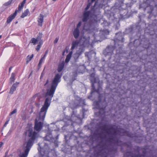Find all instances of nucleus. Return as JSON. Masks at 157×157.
Listing matches in <instances>:
<instances>
[{
  "mask_svg": "<svg viewBox=\"0 0 157 157\" xmlns=\"http://www.w3.org/2000/svg\"><path fill=\"white\" fill-rule=\"evenodd\" d=\"M11 2H12V1H8L7 3H6V5H10L11 3Z\"/></svg>",
  "mask_w": 157,
  "mask_h": 157,
  "instance_id": "nucleus-32",
  "label": "nucleus"
},
{
  "mask_svg": "<svg viewBox=\"0 0 157 157\" xmlns=\"http://www.w3.org/2000/svg\"><path fill=\"white\" fill-rule=\"evenodd\" d=\"M61 75L59 74H56L52 81L50 88L47 90L46 94L49 97L46 98L44 103L40 109L39 118H45L57 87L61 81Z\"/></svg>",
  "mask_w": 157,
  "mask_h": 157,
  "instance_id": "nucleus-2",
  "label": "nucleus"
},
{
  "mask_svg": "<svg viewBox=\"0 0 157 157\" xmlns=\"http://www.w3.org/2000/svg\"><path fill=\"white\" fill-rule=\"evenodd\" d=\"M40 149H41V148H40ZM41 151L43 150V149L42 148H41Z\"/></svg>",
  "mask_w": 157,
  "mask_h": 157,
  "instance_id": "nucleus-50",
  "label": "nucleus"
},
{
  "mask_svg": "<svg viewBox=\"0 0 157 157\" xmlns=\"http://www.w3.org/2000/svg\"><path fill=\"white\" fill-rule=\"evenodd\" d=\"M128 154H130V153H127L124 154L123 157H129V156H128V157L127 156V155Z\"/></svg>",
  "mask_w": 157,
  "mask_h": 157,
  "instance_id": "nucleus-35",
  "label": "nucleus"
},
{
  "mask_svg": "<svg viewBox=\"0 0 157 157\" xmlns=\"http://www.w3.org/2000/svg\"><path fill=\"white\" fill-rule=\"evenodd\" d=\"M47 52H48V51H46V52H45V54H47Z\"/></svg>",
  "mask_w": 157,
  "mask_h": 157,
  "instance_id": "nucleus-45",
  "label": "nucleus"
},
{
  "mask_svg": "<svg viewBox=\"0 0 157 157\" xmlns=\"http://www.w3.org/2000/svg\"><path fill=\"white\" fill-rule=\"evenodd\" d=\"M17 109H15L13 110L10 113V115H13V114L14 113H15L17 112Z\"/></svg>",
  "mask_w": 157,
  "mask_h": 157,
  "instance_id": "nucleus-27",
  "label": "nucleus"
},
{
  "mask_svg": "<svg viewBox=\"0 0 157 157\" xmlns=\"http://www.w3.org/2000/svg\"><path fill=\"white\" fill-rule=\"evenodd\" d=\"M82 24V22L81 21H80L79 22V23H78V24L77 25L76 28V29H79V28L80 27V26H81Z\"/></svg>",
  "mask_w": 157,
  "mask_h": 157,
  "instance_id": "nucleus-26",
  "label": "nucleus"
},
{
  "mask_svg": "<svg viewBox=\"0 0 157 157\" xmlns=\"http://www.w3.org/2000/svg\"><path fill=\"white\" fill-rule=\"evenodd\" d=\"M101 90L102 88L100 87H99L97 90H96L94 84L92 85L91 90L92 93L96 92H97L99 94L100 91Z\"/></svg>",
  "mask_w": 157,
  "mask_h": 157,
  "instance_id": "nucleus-12",
  "label": "nucleus"
},
{
  "mask_svg": "<svg viewBox=\"0 0 157 157\" xmlns=\"http://www.w3.org/2000/svg\"><path fill=\"white\" fill-rule=\"evenodd\" d=\"M46 55H47L46 54H44V55L43 57H44L45 58V57H46Z\"/></svg>",
  "mask_w": 157,
  "mask_h": 157,
  "instance_id": "nucleus-41",
  "label": "nucleus"
},
{
  "mask_svg": "<svg viewBox=\"0 0 157 157\" xmlns=\"http://www.w3.org/2000/svg\"><path fill=\"white\" fill-rule=\"evenodd\" d=\"M44 118H36L35 121V125L34 126L35 129L37 131H40L42 128L43 125V122Z\"/></svg>",
  "mask_w": 157,
  "mask_h": 157,
  "instance_id": "nucleus-5",
  "label": "nucleus"
},
{
  "mask_svg": "<svg viewBox=\"0 0 157 157\" xmlns=\"http://www.w3.org/2000/svg\"><path fill=\"white\" fill-rule=\"evenodd\" d=\"M58 136H56V139H58Z\"/></svg>",
  "mask_w": 157,
  "mask_h": 157,
  "instance_id": "nucleus-47",
  "label": "nucleus"
},
{
  "mask_svg": "<svg viewBox=\"0 0 157 157\" xmlns=\"http://www.w3.org/2000/svg\"><path fill=\"white\" fill-rule=\"evenodd\" d=\"M3 144V143L2 142H1L0 143V148L2 146Z\"/></svg>",
  "mask_w": 157,
  "mask_h": 157,
  "instance_id": "nucleus-36",
  "label": "nucleus"
},
{
  "mask_svg": "<svg viewBox=\"0 0 157 157\" xmlns=\"http://www.w3.org/2000/svg\"><path fill=\"white\" fill-rule=\"evenodd\" d=\"M90 11H85L83 13V17L82 19L83 22H86L88 19V17L90 14Z\"/></svg>",
  "mask_w": 157,
  "mask_h": 157,
  "instance_id": "nucleus-8",
  "label": "nucleus"
},
{
  "mask_svg": "<svg viewBox=\"0 0 157 157\" xmlns=\"http://www.w3.org/2000/svg\"><path fill=\"white\" fill-rule=\"evenodd\" d=\"M17 23H18L17 21L15 23V24H17Z\"/></svg>",
  "mask_w": 157,
  "mask_h": 157,
  "instance_id": "nucleus-48",
  "label": "nucleus"
},
{
  "mask_svg": "<svg viewBox=\"0 0 157 157\" xmlns=\"http://www.w3.org/2000/svg\"><path fill=\"white\" fill-rule=\"evenodd\" d=\"M26 0H23V1L18 5L17 10L16 9L15 12L10 15L7 18L6 23H10L12 20L15 18L17 15V13H20L23 9L24 5L26 3Z\"/></svg>",
  "mask_w": 157,
  "mask_h": 157,
  "instance_id": "nucleus-4",
  "label": "nucleus"
},
{
  "mask_svg": "<svg viewBox=\"0 0 157 157\" xmlns=\"http://www.w3.org/2000/svg\"><path fill=\"white\" fill-rule=\"evenodd\" d=\"M15 75L14 73H13L11 74V77L10 78V80L11 82H13L15 80Z\"/></svg>",
  "mask_w": 157,
  "mask_h": 157,
  "instance_id": "nucleus-22",
  "label": "nucleus"
},
{
  "mask_svg": "<svg viewBox=\"0 0 157 157\" xmlns=\"http://www.w3.org/2000/svg\"><path fill=\"white\" fill-rule=\"evenodd\" d=\"M91 81L94 83L96 82V79L95 78H94L93 79H91Z\"/></svg>",
  "mask_w": 157,
  "mask_h": 157,
  "instance_id": "nucleus-29",
  "label": "nucleus"
},
{
  "mask_svg": "<svg viewBox=\"0 0 157 157\" xmlns=\"http://www.w3.org/2000/svg\"><path fill=\"white\" fill-rule=\"evenodd\" d=\"M54 138L52 137V133L50 132L47 133L46 136L44 138V140L50 142H53L54 140Z\"/></svg>",
  "mask_w": 157,
  "mask_h": 157,
  "instance_id": "nucleus-7",
  "label": "nucleus"
},
{
  "mask_svg": "<svg viewBox=\"0 0 157 157\" xmlns=\"http://www.w3.org/2000/svg\"><path fill=\"white\" fill-rule=\"evenodd\" d=\"M44 16L41 14H40L38 19V25L41 27L42 25V23L44 21Z\"/></svg>",
  "mask_w": 157,
  "mask_h": 157,
  "instance_id": "nucleus-9",
  "label": "nucleus"
},
{
  "mask_svg": "<svg viewBox=\"0 0 157 157\" xmlns=\"http://www.w3.org/2000/svg\"><path fill=\"white\" fill-rule=\"evenodd\" d=\"M72 147H73L71 146H68V147L67 148L66 147V145L64 149V151L67 154L71 153L72 152L71 151L72 150Z\"/></svg>",
  "mask_w": 157,
  "mask_h": 157,
  "instance_id": "nucleus-13",
  "label": "nucleus"
},
{
  "mask_svg": "<svg viewBox=\"0 0 157 157\" xmlns=\"http://www.w3.org/2000/svg\"><path fill=\"white\" fill-rule=\"evenodd\" d=\"M43 61L42 60H40L39 62L38 63V66L39 67L42 64V63Z\"/></svg>",
  "mask_w": 157,
  "mask_h": 157,
  "instance_id": "nucleus-31",
  "label": "nucleus"
},
{
  "mask_svg": "<svg viewBox=\"0 0 157 157\" xmlns=\"http://www.w3.org/2000/svg\"><path fill=\"white\" fill-rule=\"evenodd\" d=\"M72 54V52H71L67 56L65 60V62L66 63H68L70 61L71 57Z\"/></svg>",
  "mask_w": 157,
  "mask_h": 157,
  "instance_id": "nucleus-19",
  "label": "nucleus"
},
{
  "mask_svg": "<svg viewBox=\"0 0 157 157\" xmlns=\"http://www.w3.org/2000/svg\"><path fill=\"white\" fill-rule=\"evenodd\" d=\"M19 84V82H16L13 84L10 88L9 93L11 94H13V92L16 90V88Z\"/></svg>",
  "mask_w": 157,
  "mask_h": 157,
  "instance_id": "nucleus-10",
  "label": "nucleus"
},
{
  "mask_svg": "<svg viewBox=\"0 0 157 157\" xmlns=\"http://www.w3.org/2000/svg\"><path fill=\"white\" fill-rule=\"evenodd\" d=\"M92 0V2H93V1H95V0Z\"/></svg>",
  "mask_w": 157,
  "mask_h": 157,
  "instance_id": "nucleus-51",
  "label": "nucleus"
},
{
  "mask_svg": "<svg viewBox=\"0 0 157 157\" xmlns=\"http://www.w3.org/2000/svg\"><path fill=\"white\" fill-rule=\"evenodd\" d=\"M38 41L36 39L34 38H33L31 39V41H30V43L33 44L34 45H35Z\"/></svg>",
  "mask_w": 157,
  "mask_h": 157,
  "instance_id": "nucleus-21",
  "label": "nucleus"
},
{
  "mask_svg": "<svg viewBox=\"0 0 157 157\" xmlns=\"http://www.w3.org/2000/svg\"><path fill=\"white\" fill-rule=\"evenodd\" d=\"M2 37V35H0V39H1Z\"/></svg>",
  "mask_w": 157,
  "mask_h": 157,
  "instance_id": "nucleus-46",
  "label": "nucleus"
},
{
  "mask_svg": "<svg viewBox=\"0 0 157 157\" xmlns=\"http://www.w3.org/2000/svg\"><path fill=\"white\" fill-rule=\"evenodd\" d=\"M77 119H78V120H79V121H81V118H77Z\"/></svg>",
  "mask_w": 157,
  "mask_h": 157,
  "instance_id": "nucleus-42",
  "label": "nucleus"
},
{
  "mask_svg": "<svg viewBox=\"0 0 157 157\" xmlns=\"http://www.w3.org/2000/svg\"><path fill=\"white\" fill-rule=\"evenodd\" d=\"M30 12L29 9H26L23 12L21 16V17L22 18H24L26 17L29 14Z\"/></svg>",
  "mask_w": 157,
  "mask_h": 157,
  "instance_id": "nucleus-11",
  "label": "nucleus"
},
{
  "mask_svg": "<svg viewBox=\"0 0 157 157\" xmlns=\"http://www.w3.org/2000/svg\"><path fill=\"white\" fill-rule=\"evenodd\" d=\"M45 57H43V56L42 57V58H41V59H40V60H42V61H43L44 60V59H45Z\"/></svg>",
  "mask_w": 157,
  "mask_h": 157,
  "instance_id": "nucleus-37",
  "label": "nucleus"
},
{
  "mask_svg": "<svg viewBox=\"0 0 157 157\" xmlns=\"http://www.w3.org/2000/svg\"><path fill=\"white\" fill-rule=\"evenodd\" d=\"M33 55L32 54L31 56H28L27 57L26 62L28 63L33 58Z\"/></svg>",
  "mask_w": 157,
  "mask_h": 157,
  "instance_id": "nucleus-25",
  "label": "nucleus"
},
{
  "mask_svg": "<svg viewBox=\"0 0 157 157\" xmlns=\"http://www.w3.org/2000/svg\"><path fill=\"white\" fill-rule=\"evenodd\" d=\"M102 130L113 136H111L108 138L103 145H98L95 148L94 154H92L90 157H113V154L117 152V149L114 147L113 144L118 145L119 140L115 135L118 134V131L112 125L108 126L106 124L103 125Z\"/></svg>",
  "mask_w": 157,
  "mask_h": 157,
  "instance_id": "nucleus-1",
  "label": "nucleus"
},
{
  "mask_svg": "<svg viewBox=\"0 0 157 157\" xmlns=\"http://www.w3.org/2000/svg\"><path fill=\"white\" fill-rule=\"evenodd\" d=\"M73 34L75 38H77L79 35V30L75 29L73 32Z\"/></svg>",
  "mask_w": 157,
  "mask_h": 157,
  "instance_id": "nucleus-15",
  "label": "nucleus"
},
{
  "mask_svg": "<svg viewBox=\"0 0 157 157\" xmlns=\"http://www.w3.org/2000/svg\"><path fill=\"white\" fill-rule=\"evenodd\" d=\"M92 75H93L92 74V75H91V77L92 76Z\"/></svg>",
  "mask_w": 157,
  "mask_h": 157,
  "instance_id": "nucleus-52",
  "label": "nucleus"
},
{
  "mask_svg": "<svg viewBox=\"0 0 157 157\" xmlns=\"http://www.w3.org/2000/svg\"><path fill=\"white\" fill-rule=\"evenodd\" d=\"M90 0H88V1H89ZM95 1L92 2V0H91V2H89L88 4H87L86 7L85 9V11H87V10L89 8L90 6H91V4L94 1H95Z\"/></svg>",
  "mask_w": 157,
  "mask_h": 157,
  "instance_id": "nucleus-24",
  "label": "nucleus"
},
{
  "mask_svg": "<svg viewBox=\"0 0 157 157\" xmlns=\"http://www.w3.org/2000/svg\"><path fill=\"white\" fill-rule=\"evenodd\" d=\"M105 101V99L104 101H103V102L104 103Z\"/></svg>",
  "mask_w": 157,
  "mask_h": 157,
  "instance_id": "nucleus-44",
  "label": "nucleus"
},
{
  "mask_svg": "<svg viewBox=\"0 0 157 157\" xmlns=\"http://www.w3.org/2000/svg\"><path fill=\"white\" fill-rule=\"evenodd\" d=\"M84 51V49L82 48H79L77 51L75 55L77 56V58H78L79 56L81 55Z\"/></svg>",
  "mask_w": 157,
  "mask_h": 157,
  "instance_id": "nucleus-14",
  "label": "nucleus"
},
{
  "mask_svg": "<svg viewBox=\"0 0 157 157\" xmlns=\"http://www.w3.org/2000/svg\"><path fill=\"white\" fill-rule=\"evenodd\" d=\"M79 43V42L77 40L73 41L72 44V46L71 48V50H73L75 48L77 47Z\"/></svg>",
  "mask_w": 157,
  "mask_h": 157,
  "instance_id": "nucleus-16",
  "label": "nucleus"
},
{
  "mask_svg": "<svg viewBox=\"0 0 157 157\" xmlns=\"http://www.w3.org/2000/svg\"><path fill=\"white\" fill-rule=\"evenodd\" d=\"M54 1H56V0H52Z\"/></svg>",
  "mask_w": 157,
  "mask_h": 157,
  "instance_id": "nucleus-49",
  "label": "nucleus"
},
{
  "mask_svg": "<svg viewBox=\"0 0 157 157\" xmlns=\"http://www.w3.org/2000/svg\"><path fill=\"white\" fill-rule=\"evenodd\" d=\"M45 57H43V56L42 57V58H41V59H40V60H42V61H43L44 60V59H45Z\"/></svg>",
  "mask_w": 157,
  "mask_h": 157,
  "instance_id": "nucleus-38",
  "label": "nucleus"
},
{
  "mask_svg": "<svg viewBox=\"0 0 157 157\" xmlns=\"http://www.w3.org/2000/svg\"><path fill=\"white\" fill-rule=\"evenodd\" d=\"M65 136V140H67V136H66V135H65L64 136ZM66 141L67 142V141Z\"/></svg>",
  "mask_w": 157,
  "mask_h": 157,
  "instance_id": "nucleus-39",
  "label": "nucleus"
},
{
  "mask_svg": "<svg viewBox=\"0 0 157 157\" xmlns=\"http://www.w3.org/2000/svg\"><path fill=\"white\" fill-rule=\"evenodd\" d=\"M58 39L57 38H56L55 40L54 41V43L55 44L58 41Z\"/></svg>",
  "mask_w": 157,
  "mask_h": 157,
  "instance_id": "nucleus-34",
  "label": "nucleus"
},
{
  "mask_svg": "<svg viewBox=\"0 0 157 157\" xmlns=\"http://www.w3.org/2000/svg\"><path fill=\"white\" fill-rule=\"evenodd\" d=\"M9 121V120L6 121V122H5V124L4 125V127H6L7 124L8 123Z\"/></svg>",
  "mask_w": 157,
  "mask_h": 157,
  "instance_id": "nucleus-30",
  "label": "nucleus"
},
{
  "mask_svg": "<svg viewBox=\"0 0 157 157\" xmlns=\"http://www.w3.org/2000/svg\"><path fill=\"white\" fill-rule=\"evenodd\" d=\"M128 136H129V137H132V136H131V135H128Z\"/></svg>",
  "mask_w": 157,
  "mask_h": 157,
  "instance_id": "nucleus-43",
  "label": "nucleus"
},
{
  "mask_svg": "<svg viewBox=\"0 0 157 157\" xmlns=\"http://www.w3.org/2000/svg\"><path fill=\"white\" fill-rule=\"evenodd\" d=\"M143 154H140L139 152L137 154H135L131 156L132 157H145V151H143Z\"/></svg>",
  "mask_w": 157,
  "mask_h": 157,
  "instance_id": "nucleus-18",
  "label": "nucleus"
},
{
  "mask_svg": "<svg viewBox=\"0 0 157 157\" xmlns=\"http://www.w3.org/2000/svg\"><path fill=\"white\" fill-rule=\"evenodd\" d=\"M42 35L43 34L42 33H39L38 35L37 36V37L36 38L38 41H40V40H41V38L42 37Z\"/></svg>",
  "mask_w": 157,
  "mask_h": 157,
  "instance_id": "nucleus-23",
  "label": "nucleus"
},
{
  "mask_svg": "<svg viewBox=\"0 0 157 157\" xmlns=\"http://www.w3.org/2000/svg\"><path fill=\"white\" fill-rule=\"evenodd\" d=\"M107 105V103H106V105L104 107L99 108V112H96L95 113V115L99 118H105V115L106 114L105 111V108Z\"/></svg>",
  "mask_w": 157,
  "mask_h": 157,
  "instance_id": "nucleus-6",
  "label": "nucleus"
},
{
  "mask_svg": "<svg viewBox=\"0 0 157 157\" xmlns=\"http://www.w3.org/2000/svg\"><path fill=\"white\" fill-rule=\"evenodd\" d=\"M101 96H102L101 94H100L99 95V99L100 100L97 102V104H99L101 103Z\"/></svg>",
  "mask_w": 157,
  "mask_h": 157,
  "instance_id": "nucleus-28",
  "label": "nucleus"
},
{
  "mask_svg": "<svg viewBox=\"0 0 157 157\" xmlns=\"http://www.w3.org/2000/svg\"><path fill=\"white\" fill-rule=\"evenodd\" d=\"M12 68V67H10L9 68V71L10 72V71L11 70V69Z\"/></svg>",
  "mask_w": 157,
  "mask_h": 157,
  "instance_id": "nucleus-40",
  "label": "nucleus"
},
{
  "mask_svg": "<svg viewBox=\"0 0 157 157\" xmlns=\"http://www.w3.org/2000/svg\"><path fill=\"white\" fill-rule=\"evenodd\" d=\"M64 66V62L61 63L59 64L57 69L58 72H60L63 70Z\"/></svg>",
  "mask_w": 157,
  "mask_h": 157,
  "instance_id": "nucleus-17",
  "label": "nucleus"
},
{
  "mask_svg": "<svg viewBox=\"0 0 157 157\" xmlns=\"http://www.w3.org/2000/svg\"><path fill=\"white\" fill-rule=\"evenodd\" d=\"M43 44V41L42 40H40V41H39V44L37 45L36 48V49L37 51H39L40 48L41 47V45Z\"/></svg>",
  "mask_w": 157,
  "mask_h": 157,
  "instance_id": "nucleus-20",
  "label": "nucleus"
},
{
  "mask_svg": "<svg viewBox=\"0 0 157 157\" xmlns=\"http://www.w3.org/2000/svg\"><path fill=\"white\" fill-rule=\"evenodd\" d=\"M49 82V80L48 79H47L46 81V82L44 84V86H46Z\"/></svg>",
  "mask_w": 157,
  "mask_h": 157,
  "instance_id": "nucleus-33",
  "label": "nucleus"
},
{
  "mask_svg": "<svg viewBox=\"0 0 157 157\" xmlns=\"http://www.w3.org/2000/svg\"><path fill=\"white\" fill-rule=\"evenodd\" d=\"M24 134L26 136H28L30 138L27 142L24 144L23 147L24 152L20 153L19 155L20 157H27L34 141L37 136V133L33 131L32 124H28Z\"/></svg>",
  "mask_w": 157,
  "mask_h": 157,
  "instance_id": "nucleus-3",
  "label": "nucleus"
}]
</instances>
